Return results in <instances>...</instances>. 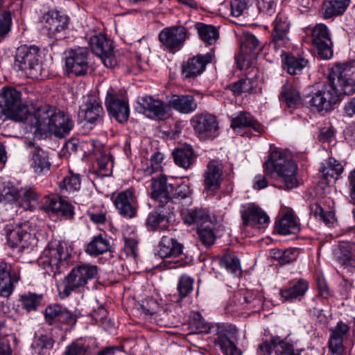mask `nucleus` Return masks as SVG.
<instances>
[{
  "mask_svg": "<svg viewBox=\"0 0 355 355\" xmlns=\"http://www.w3.org/2000/svg\"><path fill=\"white\" fill-rule=\"evenodd\" d=\"M349 63H338L333 66L328 81L322 89L313 92L307 103L317 111H329L340 100L342 94H352L355 92V80Z\"/></svg>",
  "mask_w": 355,
  "mask_h": 355,
  "instance_id": "1",
  "label": "nucleus"
},
{
  "mask_svg": "<svg viewBox=\"0 0 355 355\" xmlns=\"http://www.w3.org/2000/svg\"><path fill=\"white\" fill-rule=\"evenodd\" d=\"M0 119L27 124L34 128V134L40 136L51 133L63 138L73 128V121L68 112H0Z\"/></svg>",
  "mask_w": 355,
  "mask_h": 355,
  "instance_id": "2",
  "label": "nucleus"
},
{
  "mask_svg": "<svg viewBox=\"0 0 355 355\" xmlns=\"http://www.w3.org/2000/svg\"><path fill=\"white\" fill-rule=\"evenodd\" d=\"M189 326L194 334L217 335L214 343L220 347L223 355H242V351L236 344L238 331L235 326L228 324L209 325L200 313L194 314Z\"/></svg>",
  "mask_w": 355,
  "mask_h": 355,
  "instance_id": "3",
  "label": "nucleus"
},
{
  "mask_svg": "<svg viewBox=\"0 0 355 355\" xmlns=\"http://www.w3.org/2000/svg\"><path fill=\"white\" fill-rule=\"evenodd\" d=\"M263 168L268 175L280 181V188L291 189L297 187V166L286 151L277 148L271 150Z\"/></svg>",
  "mask_w": 355,
  "mask_h": 355,
  "instance_id": "4",
  "label": "nucleus"
},
{
  "mask_svg": "<svg viewBox=\"0 0 355 355\" xmlns=\"http://www.w3.org/2000/svg\"><path fill=\"white\" fill-rule=\"evenodd\" d=\"M72 252L71 245L64 241H51L43 252L42 264L44 268L49 267L54 275L60 274L72 264Z\"/></svg>",
  "mask_w": 355,
  "mask_h": 355,
  "instance_id": "5",
  "label": "nucleus"
},
{
  "mask_svg": "<svg viewBox=\"0 0 355 355\" xmlns=\"http://www.w3.org/2000/svg\"><path fill=\"white\" fill-rule=\"evenodd\" d=\"M98 267L90 265H79L73 268L65 277L62 288H59L62 299L68 297L72 292H80L89 280L96 277Z\"/></svg>",
  "mask_w": 355,
  "mask_h": 355,
  "instance_id": "6",
  "label": "nucleus"
},
{
  "mask_svg": "<svg viewBox=\"0 0 355 355\" xmlns=\"http://www.w3.org/2000/svg\"><path fill=\"white\" fill-rule=\"evenodd\" d=\"M15 64L32 78L42 75L41 51L35 45H21L15 55Z\"/></svg>",
  "mask_w": 355,
  "mask_h": 355,
  "instance_id": "7",
  "label": "nucleus"
},
{
  "mask_svg": "<svg viewBox=\"0 0 355 355\" xmlns=\"http://www.w3.org/2000/svg\"><path fill=\"white\" fill-rule=\"evenodd\" d=\"M191 124L201 140H213L218 135L219 126L216 116L209 112H201L194 116Z\"/></svg>",
  "mask_w": 355,
  "mask_h": 355,
  "instance_id": "8",
  "label": "nucleus"
},
{
  "mask_svg": "<svg viewBox=\"0 0 355 355\" xmlns=\"http://www.w3.org/2000/svg\"><path fill=\"white\" fill-rule=\"evenodd\" d=\"M65 67L67 73L76 76L85 75L89 69V51L87 48L71 49L65 53Z\"/></svg>",
  "mask_w": 355,
  "mask_h": 355,
  "instance_id": "9",
  "label": "nucleus"
},
{
  "mask_svg": "<svg viewBox=\"0 0 355 355\" xmlns=\"http://www.w3.org/2000/svg\"><path fill=\"white\" fill-rule=\"evenodd\" d=\"M183 253V245L175 239L163 236L157 247L155 255L159 257L173 258V266L171 268L182 267L187 264L182 259H177Z\"/></svg>",
  "mask_w": 355,
  "mask_h": 355,
  "instance_id": "10",
  "label": "nucleus"
},
{
  "mask_svg": "<svg viewBox=\"0 0 355 355\" xmlns=\"http://www.w3.org/2000/svg\"><path fill=\"white\" fill-rule=\"evenodd\" d=\"M89 44L92 51L101 58L105 67L111 68L116 65L112 42L104 34L92 36Z\"/></svg>",
  "mask_w": 355,
  "mask_h": 355,
  "instance_id": "11",
  "label": "nucleus"
},
{
  "mask_svg": "<svg viewBox=\"0 0 355 355\" xmlns=\"http://www.w3.org/2000/svg\"><path fill=\"white\" fill-rule=\"evenodd\" d=\"M188 37V31L182 26L165 28L159 34L161 44L171 52L179 51Z\"/></svg>",
  "mask_w": 355,
  "mask_h": 355,
  "instance_id": "12",
  "label": "nucleus"
},
{
  "mask_svg": "<svg viewBox=\"0 0 355 355\" xmlns=\"http://www.w3.org/2000/svg\"><path fill=\"white\" fill-rule=\"evenodd\" d=\"M311 42L322 59L331 58L333 56L332 42L326 25L318 24L312 28Z\"/></svg>",
  "mask_w": 355,
  "mask_h": 355,
  "instance_id": "13",
  "label": "nucleus"
},
{
  "mask_svg": "<svg viewBox=\"0 0 355 355\" xmlns=\"http://www.w3.org/2000/svg\"><path fill=\"white\" fill-rule=\"evenodd\" d=\"M241 216L244 227L251 226L263 229L270 223V218L267 214L254 203L243 205L241 209Z\"/></svg>",
  "mask_w": 355,
  "mask_h": 355,
  "instance_id": "14",
  "label": "nucleus"
},
{
  "mask_svg": "<svg viewBox=\"0 0 355 355\" xmlns=\"http://www.w3.org/2000/svg\"><path fill=\"white\" fill-rule=\"evenodd\" d=\"M257 50H261L257 38L250 33L243 34L241 39L240 52L235 56L237 66L241 70L248 65L250 60L257 53Z\"/></svg>",
  "mask_w": 355,
  "mask_h": 355,
  "instance_id": "15",
  "label": "nucleus"
},
{
  "mask_svg": "<svg viewBox=\"0 0 355 355\" xmlns=\"http://www.w3.org/2000/svg\"><path fill=\"white\" fill-rule=\"evenodd\" d=\"M20 279L19 271L10 263L0 261V296L8 297L14 291L15 284Z\"/></svg>",
  "mask_w": 355,
  "mask_h": 355,
  "instance_id": "16",
  "label": "nucleus"
},
{
  "mask_svg": "<svg viewBox=\"0 0 355 355\" xmlns=\"http://www.w3.org/2000/svg\"><path fill=\"white\" fill-rule=\"evenodd\" d=\"M150 189L151 198L159 202L158 206H169L168 204L173 200L174 187L167 182L165 175H162L157 179H152Z\"/></svg>",
  "mask_w": 355,
  "mask_h": 355,
  "instance_id": "17",
  "label": "nucleus"
},
{
  "mask_svg": "<svg viewBox=\"0 0 355 355\" xmlns=\"http://www.w3.org/2000/svg\"><path fill=\"white\" fill-rule=\"evenodd\" d=\"M259 355H300L293 345L279 337H275L271 342H264L259 347Z\"/></svg>",
  "mask_w": 355,
  "mask_h": 355,
  "instance_id": "18",
  "label": "nucleus"
},
{
  "mask_svg": "<svg viewBox=\"0 0 355 355\" xmlns=\"http://www.w3.org/2000/svg\"><path fill=\"white\" fill-rule=\"evenodd\" d=\"M28 229V226L26 224L17 225L15 227L12 225H6L4 232L8 245L11 248L19 245L21 248L26 247L31 238V234Z\"/></svg>",
  "mask_w": 355,
  "mask_h": 355,
  "instance_id": "19",
  "label": "nucleus"
},
{
  "mask_svg": "<svg viewBox=\"0 0 355 355\" xmlns=\"http://www.w3.org/2000/svg\"><path fill=\"white\" fill-rule=\"evenodd\" d=\"M21 94L12 87H3L0 91V111H23Z\"/></svg>",
  "mask_w": 355,
  "mask_h": 355,
  "instance_id": "20",
  "label": "nucleus"
},
{
  "mask_svg": "<svg viewBox=\"0 0 355 355\" xmlns=\"http://www.w3.org/2000/svg\"><path fill=\"white\" fill-rule=\"evenodd\" d=\"M349 329L348 324L340 321L334 327L330 329L329 349L331 355H344L343 341L347 338Z\"/></svg>",
  "mask_w": 355,
  "mask_h": 355,
  "instance_id": "21",
  "label": "nucleus"
},
{
  "mask_svg": "<svg viewBox=\"0 0 355 355\" xmlns=\"http://www.w3.org/2000/svg\"><path fill=\"white\" fill-rule=\"evenodd\" d=\"M172 214L173 208H171L170 206H157L148 214L146 224L153 231L166 230Z\"/></svg>",
  "mask_w": 355,
  "mask_h": 355,
  "instance_id": "22",
  "label": "nucleus"
},
{
  "mask_svg": "<svg viewBox=\"0 0 355 355\" xmlns=\"http://www.w3.org/2000/svg\"><path fill=\"white\" fill-rule=\"evenodd\" d=\"M213 56L211 53H207L188 59L182 67L183 76L187 78L199 76L204 71L206 65L211 62Z\"/></svg>",
  "mask_w": 355,
  "mask_h": 355,
  "instance_id": "23",
  "label": "nucleus"
},
{
  "mask_svg": "<svg viewBox=\"0 0 355 355\" xmlns=\"http://www.w3.org/2000/svg\"><path fill=\"white\" fill-rule=\"evenodd\" d=\"M114 204L123 217L131 218L136 215V200L131 190L127 189L119 193L114 199Z\"/></svg>",
  "mask_w": 355,
  "mask_h": 355,
  "instance_id": "24",
  "label": "nucleus"
},
{
  "mask_svg": "<svg viewBox=\"0 0 355 355\" xmlns=\"http://www.w3.org/2000/svg\"><path fill=\"white\" fill-rule=\"evenodd\" d=\"M273 26L272 33V44L274 48L279 49L288 42L289 23L286 15L283 13H278L273 21Z\"/></svg>",
  "mask_w": 355,
  "mask_h": 355,
  "instance_id": "25",
  "label": "nucleus"
},
{
  "mask_svg": "<svg viewBox=\"0 0 355 355\" xmlns=\"http://www.w3.org/2000/svg\"><path fill=\"white\" fill-rule=\"evenodd\" d=\"M222 164L215 160L210 161L207 164V171L204 175L205 188L209 190L218 189L222 180Z\"/></svg>",
  "mask_w": 355,
  "mask_h": 355,
  "instance_id": "26",
  "label": "nucleus"
},
{
  "mask_svg": "<svg viewBox=\"0 0 355 355\" xmlns=\"http://www.w3.org/2000/svg\"><path fill=\"white\" fill-rule=\"evenodd\" d=\"M30 145L34 146L32 143ZM31 155V166L36 173H44L50 170L51 164L46 151L40 146H33Z\"/></svg>",
  "mask_w": 355,
  "mask_h": 355,
  "instance_id": "27",
  "label": "nucleus"
},
{
  "mask_svg": "<svg viewBox=\"0 0 355 355\" xmlns=\"http://www.w3.org/2000/svg\"><path fill=\"white\" fill-rule=\"evenodd\" d=\"M44 207L47 211L60 213L67 218H72L74 215L73 207L59 196L49 197L45 202Z\"/></svg>",
  "mask_w": 355,
  "mask_h": 355,
  "instance_id": "28",
  "label": "nucleus"
},
{
  "mask_svg": "<svg viewBox=\"0 0 355 355\" xmlns=\"http://www.w3.org/2000/svg\"><path fill=\"white\" fill-rule=\"evenodd\" d=\"M308 288V282L303 279H300L291 284L288 287L281 289L279 293L285 301L300 300L305 295Z\"/></svg>",
  "mask_w": 355,
  "mask_h": 355,
  "instance_id": "29",
  "label": "nucleus"
},
{
  "mask_svg": "<svg viewBox=\"0 0 355 355\" xmlns=\"http://www.w3.org/2000/svg\"><path fill=\"white\" fill-rule=\"evenodd\" d=\"M45 27L53 34L58 33L67 28L69 17L58 12L47 13L42 17Z\"/></svg>",
  "mask_w": 355,
  "mask_h": 355,
  "instance_id": "30",
  "label": "nucleus"
},
{
  "mask_svg": "<svg viewBox=\"0 0 355 355\" xmlns=\"http://www.w3.org/2000/svg\"><path fill=\"white\" fill-rule=\"evenodd\" d=\"M338 261L349 272H355V252L352 247L347 243L340 244L336 251Z\"/></svg>",
  "mask_w": 355,
  "mask_h": 355,
  "instance_id": "31",
  "label": "nucleus"
},
{
  "mask_svg": "<svg viewBox=\"0 0 355 355\" xmlns=\"http://www.w3.org/2000/svg\"><path fill=\"white\" fill-rule=\"evenodd\" d=\"M184 222L189 225H196L198 227L203 226L205 223L210 220L208 211L201 207H194L184 210L182 214Z\"/></svg>",
  "mask_w": 355,
  "mask_h": 355,
  "instance_id": "32",
  "label": "nucleus"
},
{
  "mask_svg": "<svg viewBox=\"0 0 355 355\" xmlns=\"http://www.w3.org/2000/svg\"><path fill=\"white\" fill-rule=\"evenodd\" d=\"M350 3V0H325L322 11L324 18L330 19L343 15Z\"/></svg>",
  "mask_w": 355,
  "mask_h": 355,
  "instance_id": "33",
  "label": "nucleus"
},
{
  "mask_svg": "<svg viewBox=\"0 0 355 355\" xmlns=\"http://www.w3.org/2000/svg\"><path fill=\"white\" fill-rule=\"evenodd\" d=\"M175 163L180 167L188 168L194 162L195 156L192 147L184 145L173 151Z\"/></svg>",
  "mask_w": 355,
  "mask_h": 355,
  "instance_id": "34",
  "label": "nucleus"
},
{
  "mask_svg": "<svg viewBox=\"0 0 355 355\" xmlns=\"http://www.w3.org/2000/svg\"><path fill=\"white\" fill-rule=\"evenodd\" d=\"M275 227L277 232L282 235L296 234L300 231L299 225L295 216L291 212H286L276 223Z\"/></svg>",
  "mask_w": 355,
  "mask_h": 355,
  "instance_id": "35",
  "label": "nucleus"
},
{
  "mask_svg": "<svg viewBox=\"0 0 355 355\" xmlns=\"http://www.w3.org/2000/svg\"><path fill=\"white\" fill-rule=\"evenodd\" d=\"M194 27L200 40L207 44H215L219 37V32L213 25L197 22Z\"/></svg>",
  "mask_w": 355,
  "mask_h": 355,
  "instance_id": "36",
  "label": "nucleus"
},
{
  "mask_svg": "<svg viewBox=\"0 0 355 355\" xmlns=\"http://www.w3.org/2000/svg\"><path fill=\"white\" fill-rule=\"evenodd\" d=\"M281 97L289 108H296L302 101L299 91L288 81H286L282 87Z\"/></svg>",
  "mask_w": 355,
  "mask_h": 355,
  "instance_id": "37",
  "label": "nucleus"
},
{
  "mask_svg": "<svg viewBox=\"0 0 355 355\" xmlns=\"http://www.w3.org/2000/svg\"><path fill=\"white\" fill-rule=\"evenodd\" d=\"M111 245L106 236L100 234L94 236L88 243L86 252L92 256H98L110 250Z\"/></svg>",
  "mask_w": 355,
  "mask_h": 355,
  "instance_id": "38",
  "label": "nucleus"
},
{
  "mask_svg": "<svg viewBox=\"0 0 355 355\" xmlns=\"http://www.w3.org/2000/svg\"><path fill=\"white\" fill-rule=\"evenodd\" d=\"M169 105L177 111H194L197 109L194 98L190 95H173L169 100Z\"/></svg>",
  "mask_w": 355,
  "mask_h": 355,
  "instance_id": "39",
  "label": "nucleus"
},
{
  "mask_svg": "<svg viewBox=\"0 0 355 355\" xmlns=\"http://www.w3.org/2000/svg\"><path fill=\"white\" fill-rule=\"evenodd\" d=\"M25 209H35L39 200V195L31 187H22L18 190L17 199Z\"/></svg>",
  "mask_w": 355,
  "mask_h": 355,
  "instance_id": "40",
  "label": "nucleus"
},
{
  "mask_svg": "<svg viewBox=\"0 0 355 355\" xmlns=\"http://www.w3.org/2000/svg\"><path fill=\"white\" fill-rule=\"evenodd\" d=\"M230 126L233 130L250 127L259 133L263 131V125L257 120L247 116L245 112H241L239 116L232 119Z\"/></svg>",
  "mask_w": 355,
  "mask_h": 355,
  "instance_id": "41",
  "label": "nucleus"
},
{
  "mask_svg": "<svg viewBox=\"0 0 355 355\" xmlns=\"http://www.w3.org/2000/svg\"><path fill=\"white\" fill-rule=\"evenodd\" d=\"M105 104L107 111H129L127 101L112 91L107 92Z\"/></svg>",
  "mask_w": 355,
  "mask_h": 355,
  "instance_id": "42",
  "label": "nucleus"
},
{
  "mask_svg": "<svg viewBox=\"0 0 355 355\" xmlns=\"http://www.w3.org/2000/svg\"><path fill=\"white\" fill-rule=\"evenodd\" d=\"M63 355H91L90 346L83 338H77L67 345Z\"/></svg>",
  "mask_w": 355,
  "mask_h": 355,
  "instance_id": "43",
  "label": "nucleus"
},
{
  "mask_svg": "<svg viewBox=\"0 0 355 355\" xmlns=\"http://www.w3.org/2000/svg\"><path fill=\"white\" fill-rule=\"evenodd\" d=\"M309 61L304 58L288 55L284 62L285 67L291 75L301 73L303 69L307 66Z\"/></svg>",
  "mask_w": 355,
  "mask_h": 355,
  "instance_id": "44",
  "label": "nucleus"
},
{
  "mask_svg": "<svg viewBox=\"0 0 355 355\" xmlns=\"http://www.w3.org/2000/svg\"><path fill=\"white\" fill-rule=\"evenodd\" d=\"M18 189L9 181L0 178V202H12L17 199Z\"/></svg>",
  "mask_w": 355,
  "mask_h": 355,
  "instance_id": "45",
  "label": "nucleus"
},
{
  "mask_svg": "<svg viewBox=\"0 0 355 355\" xmlns=\"http://www.w3.org/2000/svg\"><path fill=\"white\" fill-rule=\"evenodd\" d=\"M81 180L78 174L71 173L60 182V192L63 194L78 191L80 188Z\"/></svg>",
  "mask_w": 355,
  "mask_h": 355,
  "instance_id": "46",
  "label": "nucleus"
},
{
  "mask_svg": "<svg viewBox=\"0 0 355 355\" xmlns=\"http://www.w3.org/2000/svg\"><path fill=\"white\" fill-rule=\"evenodd\" d=\"M42 299L43 295L41 294L28 293L21 295L20 296L21 307L27 312L36 311L42 304Z\"/></svg>",
  "mask_w": 355,
  "mask_h": 355,
  "instance_id": "47",
  "label": "nucleus"
},
{
  "mask_svg": "<svg viewBox=\"0 0 355 355\" xmlns=\"http://www.w3.org/2000/svg\"><path fill=\"white\" fill-rule=\"evenodd\" d=\"M270 255L281 265L290 263L297 259V252L294 249H272L270 252Z\"/></svg>",
  "mask_w": 355,
  "mask_h": 355,
  "instance_id": "48",
  "label": "nucleus"
},
{
  "mask_svg": "<svg viewBox=\"0 0 355 355\" xmlns=\"http://www.w3.org/2000/svg\"><path fill=\"white\" fill-rule=\"evenodd\" d=\"M138 106L136 110L143 111H164L162 101L159 99H154L151 96L139 97L137 99Z\"/></svg>",
  "mask_w": 355,
  "mask_h": 355,
  "instance_id": "49",
  "label": "nucleus"
},
{
  "mask_svg": "<svg viewBox=\"0 0 355 355\" xmlns=\"http://www.w3.org/2000/svg\"><path fill=\"white\" fill-rule=\"evenodd\" d=\"M257 87V81L251 78L240 79L229 86L234 95H240L244 92H251Z\"/></svg>",
  "mask_w": 355,
  "mask_h": 355,
  "instance_id": "50",
  "label": "nucleus"
},
{
  "mask_svg": "<svg viewBox=\"0 0 355 355\" xmlns=\"http://www.w3.org/2000/svg\"><path fill=\"white\" fill-rule=\"evenodd\" d=\"M62 305L53 304L46 306L44 311V319L49 325L60 326V318L61 313Z\"/></svg>",
  "mask_w": 355,
  "mask_h": 355,
  "instance_id": "51",
  "label": "nucleus"
},
{
  "mask_svg": "<svg viewBox=\"0 0 355 355\" xmlns=\"http://www.w3.org/2000/svg\"><path fill=\"white\" fill-rule=\"evenodd\" d=\"M197 234L199 241L207 248L211 247L216 239L214 230L209 225L198 227Z\"/></svg>",
  "mask_w": 355,
  "mask_h": 355,
  "instance_id": "52",
  "label": "nucleus"
},
{
  "mask_svg": "<svg viewBox=\"0 0 355 355\" xmlns=\"http://www.w3.org/2000/svg\"><path fill=\"white\" fill-rule=\"evenodd\" d=\"M78 121L86 130H91L99 121L97 112H78Z\"/></svg>",
  "mask_w": 355,
  "mask_h": 355,
  "instance_id": "53",
  "label": "nucleus"
},
{
  "mask_svg": "<svg viewBox=\"0 0 355 355\" xmlns=\"http://www.w3.org/2000/svg\"><path fill=\"white\" fill-rule=\"evenodd\" d=\"M220 265L232 274L236 275L241 274L239 259L235 256L227 255L223 257L220 261Z\"/></svg>",
  "mask_w": 355,
  "mask_h": 355,
  "instance_id": "54",
  "label": "nucleus"
},
{
  "mask_svg": "<svg viewBox=\"0 0 355 355\" xmlns=\"http://www.w3.org/2000/svg\"><path fill=\"white\" fill-rule=\"evenodd\" d=\"M61 313L62 315L60 318V326L65 325L69 327H72L76 325L78 318L77 311H71L62 305Z\"/></svg>",
  "mask_w": 355,
  "mask_h": 355,
  "instance_id": "55",
  "label": "nucleus"
},
{
  "mask_svg": "<svg viewBox=\"0 0 355 355\" xmlns=\"http://www.w3.org/2000/svg\"><path fill=\"white\" fill-rule=\"evenodd\" d=\"M97 163L99 170L103 173V175H110L114 166L112 155L111 154H103L98 159Z\"/></svg>",
  "mask_w": 355,
  "mask_h": 355,
  "instance_id": "56",
  "label": "nucleus"
},
{
  "mask_svg": "<svg viewBox=\"0 0 355 355\" xmlns=\"http://www.w3.org/2000/svg\"><path fill=\"white\" fill-rule=\"evenodd\" d=\"M193 279L187 276L182 275L178 281V291L181 298L185 297L193 290Z\"/></svg>",
  "mask_w": 355,
  "mask_h": 355,
  "instance_id": "57",
  "label": "nucleus"
},
{
  "mask_svg": "<svg viewBox=\"0 0 355 355\" xmlns=\"http://www.w3.org/2000/svg\"><path fill=\"white\" fill-rule=\"evenodd\" d=\"M12 17L10 11H3L0 14V42L3 40L10 31Z\"/></svg>",
  "mask_w": 355,
  "mask_h": 355,
  "instance_id": "58",
  "label": "nucleus"
},
{
  "mask_svg": "<svg viewBox=\"0 0 355 355\" xmlns=\"http://www.w3.org/2000/svg\"><path fill=\"white\" fill-rule=\"evenodd\" d=\"M252 0H231L230 8L232 16L238 17L252 4Z\"/></svg>",
  "mask_w": 355,
  "mask_h": 355,
  "instance_id": "59",
  "label": "nucleus"
},
{
  "mask_svg": "<svg viewBox=\"0 0 355 355\" xmlns=\"http://www.w3.org/2000/svg\"><path fill=\"white\" fill-rule=\"evenodd\" d=\"M80 111H94L102 110L99 99L94 96L83 98V103L80 106Z\"/></svg>",
  "mask_w": 355,
  "mask_h": 355,
  "instance_id": "60",
  "label": "nucleus"
},
{
  "mask_svg": "<svg viewBox=\"0 0 355 355\" xmlns=\"http://www.w3.org/2000/svg\"><path fill=\"white\" fill-rule=\"evenodd\" d=\"M158 304L153 297H147L141 301L139 309L146 315H155L157 312Z\"/></svg>",
  "mask_w": 355,
  "mask_h": 355,
  "instance_id": "61",
  "label": "nucleus"
},
{
  "mask_svg": "<svg viewBox=\"0 0 355 355\" xmlns=\"http://www.w3.org/2000/svg\"><path fill=\"white\" fill-rule=\"evenodd\" d=\"M191 195V189L189 184L183 182L178 185L175 188L174 187V191L173 192L172 197L173 200H183L190 198Z\"/></svg>",
  "mask_w": 355,
  "mask_h": 355,
  "instance_id": "62",
  "label": "nucleus"
},
{
  "mask_svg": "<svg viewBox=\"0 0 355 355\" xmlns=\"http://www.w3.org/2000/svg\"><path fill=\"white\" fill-rule=\"evenodd\" d=\"M258 8L261 13L267 16H271L275 12L276 3L275 0H259Z\"/></svg>",
  "mask_w": 355,
  "mask_h": 355,
  "instance_id": "63",
  "label": "nucleus"
},
{
  "mask_svg": "<svg viewBox=\"0 0 355 355\" xmlns=\"http://www.w3.org/2000/svg\"><path fill=\"white\" fill-rule=\"evenodd\" d=\"M155 315V320L161 326L166 327L173 324L171 320V318L173 316V315H171V312H168L167 310L160 309L158 311H157Z\"/></svg>",
  "mask_w": 355,
  "mask_h": 355,
  "instance_id": "64",
  "label": "nucleus"
}]
</instances>
